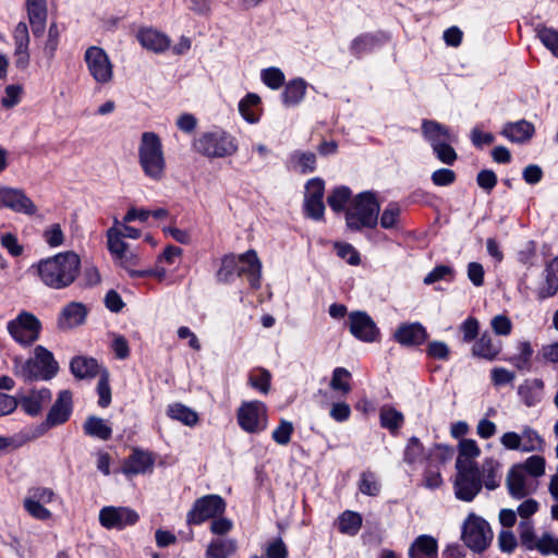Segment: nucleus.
Listing matches in <instances>:
<instances>
[{
    "instance_id": "1",
    "label": "nucleus",
    "mask_w": 558,
    "mask_h": 558,
    "mask_svg": "<svg viewBox=\"0 0 558 558\" xmlns=\"http://www.w3.org/2000/svg\"><path fill=\"white\" fill-rule=\"evenodd\" d=\"M29 270L45 287L63 290L77 279L81 271V258L75 252L66 251L40 259L32 265Z\"/></svg>"
},
{
    "instance_id": "2",
    "label": "nucleus",
    "mask_w": 558,
    "mask_h": 558,
    "mask_svg": "<svg viewBox=\"0 0 558 558\" xmlns=\"http://www.w3.org/2000/svg\"><path fill=\"white\" fill-rule=\"evenodd\" d=\"M12 369L24 381L50 380L58 374L59 364L51 351L44 345H36L28 359L14 356Z\"/></svg>"
},
{
    "instance_id": "3",
    "label": "nucleus",
    "mask_w": 558,
    "mask_h": 558,
    "mask_svg": "<svg viewBox=\"0 0 558 558\" xmlns=\"http://www.w3.org/2000/svg\"><path fill=\"white\" fill-rule=\"evenodd\" d=\"M235 276H246L252 288H259L262 264L254 250L241 255L229 254L222 258L217 279L221 282H230Z\"/></svg>"
},
{
    "instance_id": "4",
    "label": "nucleus",
    "mask_w": 558,
    "mask_h": 558,
    "mask_svg": "<svg viewBox=\"0 0 558 558\" xmlns=\"http://www.w3.org/2000/svg\"><path fill=\"white\" fill-rule=\"evenodd\" d=\"M138 163L144 174L159 182L166 174V157L160 137L154 132H144L138 144Z\"/></svg>"
},
{
    "instance_id": "5",
    "label": "nucleus",
    "mask_w": 558,
    "mask_h": 558,
    "mask_svg": "<svg viewBox=\"0 0 558 558\" xmlns=\"http://www.w3.org/2000/svg\"><path fill=\"white\" fill-rule=\"evenodd\" d=\"M380 206L372 192L360 193L350 204L345 213L348 228L361 230L374 228L378 222Z\"/></svg>"
},
{
    "instance_id": "6",
    "label": "nucleus",
    "mask_w": 558,
    "mask_h": 558,
    "mask_svg": "<svg viewBox=\"0 0 558 558\" xmlns=\"http://www.w3.org/2000/svg\"><path fill=\"white\" fill-rule=\"evenodd\" d=\"M193 147L208 158H223L238 150L235 138L223 131L202 133L195 138Z\"/></svg>"
},
{
    "instance_id": "7",
    "label": "nucleus",
    "mask_w": 558,
    "mask_h": 558,
    "mask_svg": "<svg viewBox=\"0 0 558 558\" xmlns=\"http://www.w3.org/2000/svg\"><path fill=\"white\" fill-rule=\"evenodd\" d=\"M456 469L454 495L459 500L470 502L482 490V473L476 464H470L462 460H456Z\"/></svg>"
},
{
    "instance_id": "8",
    "label": "nucleus",
    "mask_w": 558,
    "mask_h": 558,
    "mask_svg": "<svg viewBox=\"0 0 558 558\" xmlns=\"http://www.w3.org/2000/svg\"><path fill=\"white\" fill-rule=\"evenodd\" d=\"M493 531L486 520L470 513L463 522L461 539L474 553L484 551L493 541Z\"/></svg>"
},
{
    "instance_id": "9",
    "label": "nucleus",
    "mask_w": 558,
    "mask_h": 558,
    "mask_svg": "<svg viewBox=\"0 0 558 558\" xmlns=\"http://www.w3.org/2000/svg\"><path fill=\"white\" fill-rule=\"evenodd\" d=\"M7 331L16 343L28 348L39 339L41 323L34 314L22 311L8 322Z\"/></svg>"
},
{
    "instance_id": "10",
    "label": "nucleus",
    "mask_w": 558,
    "mask_h": 558,
    "mask_svg": "<svg viewBox=\"0 0 558 558\" xmlns=\"http://www.w3.org/2000/svg\"><path fill=\"white\" fill-rule=\"evenodd\" d=\"M518 532L521 546L526 550H536L543 556H558V537L549 532L537 537L532 520L520 521Z\"/></svg>"
},
{
    "instance_id": "11",
    "label": "nucleus",
    "mask_w": 558,
    "mask_h": 558,
    "mask_svg": "<svg viewBox=\"0 0 558 558\" xmlns=\"http://www.w3.org/2000/svg\"><path fill=\"white\" fill-rule=\"evenodd\" d=\"M236 418L244 432L258 434L267 427V408L257 400L243 402L236 411Z\"/></svg>"
},
{
    "instance_id": "12",
    "label": "nucleus",
    "mask_w": 558,
    "mask_h": 558,
    "mask_svg": "<svg viewBox=\"0 0 558 558\" xmlns=\"http://www.w3.org/2000/svg\"><path fill=\"white\" fill-rule=\"evenodd\" d=\"M500 444L507 450H520L522 452H539L544 450L545 440L532 427L524 426L522 432H507L500 437Z\"/></svg>"
},
{
    "instance_id": "13",
    "label": "nucleus",
    "mask_w": 558,
    "mask_h": 558,
    "mask_svg": "<svg viewBox=\"0 0 558 558\" xmlns=\"http://www.w3.org/2000/svg\"><path fill=\"white\" fill-rule=\"evenodd\" d=\"M84 61L88 73L100 85L108 84L113 77V64L107 52L98 46H90L85 50Z\"/></svg>"
},
{
    "instance_id": "14",
    "label": "nucleus",
    "mask_w": 558,
    "mask_h": 558,
    "mask_svg": "<svg viewBox=\"0 0 558 558\" xmlns=\"http://www.w3.org/2000/svg\"><path fill=\"white\" fill-rule=\"evenodd\" d=\"M226 501L219 495H206L196 499L186 514L190 525H198L206 520L223 514Z\"/></svg>"
},
{
    "instance_id": "15",
    "label": "nucleus",
    "mask_w": 558,
    "mask_h": 558,
    "mask_svg": "<svg viewBox=\"0 0 558 558\" xmlns=\"http://www.w3.org/2000/svg\"><path fill=\"white\" fill-rule=\"evenodd\" d=\"M56 498V493L49 487H32L23 500L25 511L34 519L47 521L52 518V512L45 507Z\"/></svg>"
},
{
    "instance_id": "16",
    "label": "nucleus",
    "mask_w": 558,
    "mask_h": 558,
    "mask_svg": "<svg viewBox=\"0 0 558 558\" xmlns=\"http://www.w3.org/2000/svg\"><path fill=\"white\" fill-rule=\"evenodd\" d=\"M0 208H7L16 214L34 216L38 208L22 189L0 185Z\"/></svg>"
},
{
    "instance_id": "17",
    "label": "nucleus",
    "mask_w": 558,
    "mask_h": 558,
    "mask_svg": "<svg viewBox=\"0 0 558 558\" xmlns=\"http://www.w3.org/2000/svg\"><path fill=\"white\" fill-rule=\"evenodd\" d=\"M137 512L129 507L106 506L99 511V522L108 530H122L138 521Z\"/></svg>"
},
{
    "instance_id": "18",
    "label": "nucleus",
    "mask_w": 558,
    "mask_h": 558,
    "mask_svg": "<svg viewBox=\"0 0 558 558\" xmlns=\"http://www.w3.org/2000/svg\"><path fill=\"white\" fill-rule=\"evenodd\" d=\"M349 326L351 333L365 342L376 341L379 336L375 322L365 312H352L349 315Z\"/></svg>"
},
{
    "instance_id": "19",
    "label": "nucleus",
    "mask_w": 558,
    "mask_h": 558,
    "mask_svg": "<svg viewBox=\"0 0 558 558\" xmlns=\"http://www.w3.org/2000/svg\"><path fill=\"white\" fill-rule=\"evenodd\" d=\"M72 410V392L70 390H61L46 418L54 427L64 424L70 418Z\"/></svg>"
},
{
    "instance_id": "20",
    "label": "nucleus",
    "mask_w": 558,
    "mask_h": 558,
    "mask_svg": "<svg viewBox=\"0 0 558 558\" xmlns=\"http://www.w3.org/2000/svg\"><path fill=\"white\" fill-rule=\"evenodd\" d=\"M13 39L15 45V63L20 69H25L29 63V33L25 22H20L13 31Z\"/></svg>"
},
{
    "instance_id": "21",
    "label": "nucleus",
    "mask_w": 558,
    "mask_h": 558,
    "mask_svg": "<svg viewBox=\"0 0 558 558\" xmlns=\"http://www.w3.org/2000/svg\"><path fill=\"white\" fill-rule=\"evenodd\" d=\"M51 391L48 388L32 390L28 395L23 396L19 403L22 410L29 416L40 414L43 408L51 400Z\"/></svg>"
},
{
    "instance_id": "22",
    "label": "nucleus",
    "mask_w": 558,
    "mask_h": 558,
    "mask_svg": "<svg viewBox=\"0 0 558 558\" xmlns=\"http://www.w3.org/2000/svg\"><path fill=\"white\" fill-rule=\"evenodd\" d=\"M506 484L509 494L517 499H522L531 494L532 489L529 484L526 474L521 466L513 465L507 475Z\"/></svg>"
},
{
    "instance_id": "23",
    "label": "nucleus",
    "mask_w": 558,
    "mask_h": 558,
    "mask_svg": "<svg viewBox=\"0 0 558 558\" xmlns=\"http://www.w3.org/2000/svg\"><path fill=\"white\" fill-rule=\"evenodd\" d=\"M395 338L402 345H418L426 340L427 332L420 323H410L399 326Z\"/></svg>"
},
{
    "instance_id": "24",
    "label": "nucleus",
    "mask_w": 558,
    "mask_h": 558,
    "mask_svg": "<svg viewBox=\"0 0 558 558\" xmlns=\"http://www.w3.org/2000/svg\"><path fill=\"white\" fill-rule=\"evenodd\" d=\"M137 39L141 45L154 52H163L170 46L169 37L154 28H144L137 33Z\"/></svg>"
},
{
    "instance_id": "25",
    "label": "nucleus",
    "mask_w": 558,
    "mask_h": 558,
    "mask_svg": "<svg viewBox=\"0 0 558 558\" xmlns=\"http://www.w3.org/2000/svg\"><path fill=\"white\" fill-rule=\"evenodd\" d=\"M87 316V308L83 303L71 302L65 305L59 317V326L61 328H73L82 325Z\"/></svg>"
},
{
    "instance_id": "26",
    "label": "nucleus",
    "mask_w": 558,
    "mask_h": 558,
    "mask_svg": "<svg viewBox=\"0 0 558 558\" xmlns=\"http://www.w3.org/2000/svg\"><path fill=\"white\" fill-rule=\"evenodd\" d=\"M437 541L430 535H420L409 548L410 558H437Z\"/></svg>"
},
{
    "instance_id": "27",
    "label": "nucleus",
    "mask_w": 558,
    "mask_h": 558,
    "mask_svg": "<svg viewBox=\"0 0 558 558\" xmlns=\"http://www.w3.org/2000/svg\"><path fill=\"white\" fill-rule=\"evenodd\" d=\"M70 369L75 378L87 379L98 374L99 365L93 357L78 355L71 360Z\"/></svg>"
},
{
    "instance_id": "28",
    "label": "nucleus",
    "mask_w": 558,
    "mask_h": 558,
    "mask_svg": "<svg viewBox=\"0 0 558 558\" xmlns=\"http://www.w3.org/2000/svg\"><path fill=\"white\" fill-rule=\"evenodd\" d=\"M422 130L432 147H435V144H440L441 142H456L457 140L446 126L436 121H423Z\"/></svg>"
},
{
    "instance_id": "29",
    "label": "nucleus",
    "mask_w": 558,
    "mask_h": 558,
    "mask_svg": "<svg viewBox=\"0 0 558 558\" xmlns=\"http://www.w3.org/2000/svg\"><path fill=\"white\" fill-rule=\"evenodd\" d=\"M154 464V460L148 452L134 450L126 460L123 471L129 475L142 474L148 471Z\"/></svg>"
},
{
    "instance_id": "30",
    "label": "nucleus",
    "mask_w": 558,
    "mask_h": 558,
    "mask_svg": "<svg viewBox=\"0 0 558 558\" xmlns=\"http://www.w3.org/2000/svg\"><path fill=\"white\" fill-rule=\"evenodd\" d=\"M534 134V125L525 120L510 122L504 126L502 135L515 143H523Z\"/></svg>"
},
{
    "instance_id": "31",
    "label": "nucleus",
    "mask_w": 558,
    "mask_h": 558,
    "mask_svg": "<svg viewBox=\"0 0 558 558\" xmlns=\"http://www.w3.org/2000/svg\"><path fill=\"white\" fill-rule=\"evenodd\" d=\"M28 22L35 37H41L46 31L48 16L47 3L26 5Z\"/></svg>"
},
{
    "instance_id": "32",
    "label": "nucleus",
    "mask_w": 558,
    "mask_h": 558,
    "mask_svg": "<svg viewBox=\"0 0 558 558\" xmlns=\"http://www.w3.org/2000/svg\"><path fill=\"white\" fill-rule=\"evenodd\" d=\"M500 351V343L494 342L493 338L487 333H483L472 348L473 355L488 361L495 360Z\"/></svg>"
},
{
    "instance_id": "33",
    "label": "nucleus",
    "mask_w": 558,
    "mask_h": 558,
    "mask_svg": "<svg viewBox=\"0 0 558 558\" xmlns=\"http://www.w3.org/2000/svg\"><path fill=\"white\" fill-rule=\"evenodd\" d=\"M544 384L541 379L525 380L518 389V393L527 407H533L541 401Z\"/></svg>"
},
{
    "instance_id": "34",
    "label": "nucleus",
    "mask_w": 558,
    "mask_h": 558,
    "mask_svg": "<svg viewBox=\"0 0 558 558\" xmlns=\"http://www.w3.org/2000/svg\"><path fill=\"white\" fill-rule=\"evenodd\" d=\"M83 429L87 436L101 440H108L112 435V428L107 424V422L95 415H90L86 418Z\"/></svg>"
},
{
    "instance_id": "35",
    "label": "nucleus",
    "mask_w": 558,
    "mask_h": 558,
    "mask_svg": "<svg viewBox=\"0 0 558 558\" xmlns=\"http://www.w3.org/2000/svg\"><path fill=\"white\" fill-rule=\"evenodd\" d=\"M236 542L232 538L213 539L206 549L207 558H230L236 551Z\"/></svg>"
},
{
    "instance_id": "36",
    "label": "nucleus",
    "mask_w": 558,
    "mask_h": 558,
    "mask_svg": "<svg viewBox=\"0 0 558 558\" xmlns=\"http://www.w3.org/2000/svg\"><path fill=\"white\" fill-rule=\"evenodd\" d=\"M545 272V283L538 291L541 299L550 298L558 291V257H555L547 264Z\"/></svg>"
},
{
    "instance_id": "37",
    "label": "nucleus",
    "mask_w": 558,
    "mask_h": 558,
    "mask_svg": "<svg viewBox=\"0 0 558 558\" xmlns=\"http://www.w3.org/2000/svg\"><path fill=\"white\" fill-rule=\"evenodd\" d=\"M305 92V81L302 78H294L286 85L282 93V101L287 107L295 106L303 100Z\"/></svg>"
},
{
    "instance_id": "38",
    "label": "nucleus",
    "mask_w": 558,
    "mask_h": 558,
    "mask_svg": "<svg viewBox=\"0 0 558 558\" xmlns=\"http://www.w3.org/2000/svg\"><path fill=\"white\" fill-rule=\"evenodd\" d=\"M167 414L172 420L179 421L190 427H193L198 423V414L194 410L179 402L168 405Z\"/></svg>"
},
{
    "instance_id": "39",
    "label": "nucleus",
    "mask_w": 558,
    "mask_h": 558,
    "mask_svg": "<svg viewBox=\"0 0 558 558\" xmlns=\"http://www.w3.org/2000/svg\"><path fill=\"white\" fill-rule=\"evenodd\" d=\"M121 221L113 218V226L106 232L107 247L112 256L123 254L124 250L129 247L128 243L123 241L122 230L119 228Z\"/></svg>"
},
{
    "instance_id": "40",
    "label": "nucleus",
    "mask_w": 558,
    "mask_h": 558,
    "mask_svg": "<svg viewBox=\"0 0 558 558\" xmlns=\"http://www.w3.org/2000/svg\"><path fill=\"white\" fill-rule=\"evenodd\" d=\"M259 102L260 97L254 93H248L239 102V112L242 116V118L248 123H256L259 120V114L255 110Z\"/></svg>"
},
{
    "instance_id": "41",
    "label": "nucleus",
    "mask_w": 558,
    "mask_h": 558,
    "mask_svg": "<svg viewBox=\"0 0 558 558\" xmlns=\"http://www.w3.org/2000/svg\"><path fill=\"white\" fill-rule=\"evenodd\" d=\"M362 526V517L354 511H344L338 520V529L341 533L355 535Z\"/></svg>"
},
{
    "instance_id": "42",
    "label": "nucleus",
    "mask_w": 558,
    "mask_h": 558,
    "mask_svg": "<svg viewBox=\"0 0 558 558\" xmlns=\"http://www.w3.org/2000/svg\"><path fill=\"white\" fill-rule=\"evenodd\" d=\"M379 417L381 426L390 432L398 430L404 422L403 414L392 407H383Z\"/></svg>"
},
{
    "instance_id": "43",
    "label": "nucleus",
    "mask_w": 558,
    "mask_h": 558,
    "mask_svg": "<svg viewBox=\"0 0 558 558\" xmlns=\"http://www.w3.org/2000/svg\"><path fill=\"white\" fill-rule=\"evenodd\" d=\"M351 373L344 367H336L332 372L330 388L345 396L351 391Z\"/></svg>"
},
{
    "instance_id": "44",
    "label": "nucleus",
    "mask_w": 558,
    "mask_h": 558,
    "mask_svg": "<svg viewBox=\"0 0 558 558\" xmlns=\"http://www.w3.org/2000/svg\"><path fill=\"white\" fill-rule=\"evenodd\" d=\"M521 466L522 471L533 477H541L545 473L546 461L542 456H531L523 463L515 464Z\"/></svg>"
},
{
    "instance_id": "45",
    "label": "nucleus",
    "mask_w": 558,
    "mask_h": 558,
    "mask_svg": "<svg viewBox=\"0 0 558 558\" xmlns=\"http://www.w3.org/2000/svg\"><path fill=\"white\" fill-rule=\"evenodd\" d=\"M424 459V449L416 437L410 438L405 450H404V461L408 464H416L421 463Z\"/></svg>"
},
{
    "instance_id": "46",
    "label": "nucleus",
    "mask_w": 558,
    "mask_h": 558,
    "mask_svg": "<svg viewBox=\"0 0 558 558\" xmlns=\"http://www.w3.org/2000/svg\"><path fill=\"white\" fill-rule=\"evenodd\" d=\"M480 448L473 439H462L459 444V454L457 460L469 462L470 464H476L473 459L480 456Z\"/></svg>"
},
{
    "instance_id": "47",
    "label": "nucleus",
    "mask_w": 558,
    "mask_h": 558,
    "mask_svg": "<svg viewBox=\"0 0 558 558\" xmlns=\"http://www.w3.org/2000/svg\"><path fill=\"white\" fill-rule=\"evenodd\" d=\"M263 83L271 89L280 88L284 83V74L279 68H267L260 73Z\"/></svg>"
},
{
    "instance_id": "48",
    "label": "nucleus",
    "mask_w": 558,
    "mask_h": 558,
    "mask_svg": "<svg viewBox=\"0 0 558 558\" xmlns=\"http://www.w3.org/2000/svg\"><path fill=\"white\" fill-rule=\"evenodd\" d=\"M498 469L499 463L493 459L486 460L483 464L482 480L487 489L493 490L498 487L499 482L496 476Z\"/></svg>"
},
{
    "instance_id": "49",
    "label": "nucleus",
    "mask_w": 558,
    "mask_h": 558,
    "mask_svg": "<svg viewBox=\"0 0 558 558\" xmlns=\"http://www.w3.org/2000/svg\"><path fill=\"white\" fill-rule=\"evenodd\" d=\"M519 353L510 359V362L519 369L530 367V360L533 354L531 344L527 341H522L518 344Z\"/></svg>"
},
{
    "instance_id": "50",
    "label": "nucleus",
    "mask_w": 558,
    "mask_h": 558,
    "mask_svg": "<svg viewBox=\"0 0 558 558\" xmlns=\"http://www.w3.org/2000/svg\"><path fill=\"white\" fill-rule=\"evenodd\" d=\"M351 196V191L345 186L337 187L331 195L328 196L327 203L335 211H341L344 209L349 198Z\"/></svg>"
},
{
    "instance_id": "51",
    "label": "nucleus",
    "mask_w": 558,
    "mask_h": 558,
    "mask_svg": "<svg viewBox=\"0 0 558 558\" xmlns=\"http://www.w3.org/2000/svg\"><path fill=\"white\" fill-rule=\"evenodd\" d=\"M293 430L294 427L291 422L281 420L280 424L272 430L271 438L276 444L286 446L290 442Z\"/></svg>"
},
{
    "instance_id": "52",
    "label": "nucleus",
    "mask_w": 558,
    "mask_h": 558,
    "mask_svg": "<svg viewBox=\"0 0 558 558\" xmlns=\"http://www.w3.org/2000/svg\"><path fill=\"white\" fill-rule=\"evenodd\" d=\"M537 37L554 56L558 57V31L548 27H537Z\"/></svg>"
},
{
    "instance_id": "53",
    "label": "nucleus",
    "mask_w": 558,
    "mask_h": 558,
    "mask_svg": "<svg viewBox=\"0 0 558 558\" xmlns=\"http://www.w3.org/2000/svg\"><path fill=\"white\" fill-rule=\"evenodd\" d=\"M378 43V39L374 35L364 34L356 37L351 44V52L355 56L371 51Z\"/></svg>"
},
{
    "instance_id": "54",
    "label": "nucleus",
    "mask_w": 558,
    "mask_h": 558,
    "mask_svg": "<svg viewBox=\"0 0 558 558\" xmlns=\"http://www.w3.org/2000/svg\"><path fill=\"white\" fill-rule=\"evenodd\" d=\"M401 209L398 204L390 203L380 216V226L384 229H392L398 227Z\"/></svg>"
},
{
    "instance_id": "55",
    "label": "nucleus",
    "mask_w": 558,
    "mask_h": 558,
    "mask_svg": "<svg viewBox=\"0 0 558 558\" xmlns=\"http://www.w3.org/2000/svg\"><path fill=\"white\" fill-rule=\"evenodd\" d=\"M0 244L13 257H20L24 253L23 245L19 243L17 236L12 232L1 233Z\"/></svg>"
},
{
    "instance_id": "56",
    "label": "nucleus",
    "mask_w": 558,
    "mask_h": 558,
    "mask_svg": "<svg viewBox=\"0 0 558 558\" xmlns=\"http://www.w3.org/2000/svg\"><path fill=\"white\" fill-rule=\"evenodd\" d=\"M60 29L56 23H51L48 29V37L44 45L45 56L51 60L59 46Z\"/></svg>"
},
{
    "instance_id": "57",
    "label": "nucleus",
    "mask_w": 558,
    "mask_h": 558,
    "mask_svg": "<svg viewBox=\"0 0 558 558\" xmlns=\"http://www.w3.org/2000/svg\"><path fill=\"white\" fill-rule=\"evenodd\" d=\"M293 159L296 160L295 168L301 173L313 172L315 170L316 156H315L314 153H311V151H306V153L296 151L293 155Z\"/></svg>"
},
{
    "instance_id": "58",
    "label": "nucleus",
    "mask_w": 558,
    "mask_h": 558,
    "mask_svg": "<svg viewBox=\"0 0 558 558\" xmlns=\"http://www.w3.org/2000/svg\"><path fill=\"white\" fill-rule=\"evenodd\" d=\"M97 392L99 396L98 404L101 408H107L111 402V389L109 386V375L106 371L100 375L97 384Z\"/></svg>"
},
{
    "instance_id": "59",
    "label": "nucleus",
    "mask_w": 558,
    "mask_h": 558,
    "mask_svg": "<svg viewBox=\"0 0 558 558\" xmlns=\"http://www.w3.org/2000/svg\"><path fill=\"white\" fill-rule=\"evenodd\" d=\"M450 143L451 142H441L440 144H435V147H433L437 158L446 165H453L458 158L457 153Z\"/></svg>"
},
{
    "instance_id": "60",
    "label": "nucleus",
    "mask_w": 558,
    "mask_h": 558,
    "mask_svg": "<svg viewBox=\"0 0 558 558\" xmlns=\"http://www.w3.org/2000/svg\"><path fill=\"white\" fill-rule=\"evenodd\" d=\"M518 546V541L513 532L502 530L498 534V547L502 553L512 554Z\"/></svg>"
},
{
    "instance_id": "61",
    "label": "nucleus",
    "mask_w": 558,
    "mask_h": 558,
    "mask_svg": "<svg viewBox=\"0 0 558 558\" xmlns=\"http://www.w3.org/2000/svg\"><path fill=\"white\" fill-rule=\"evenodd\" d=\"M44 239L51 247H57L63 244L64 234L59 223L51 225L44 231Z\"/></svg>"
},
{
    "instance_id": "62",
    "label": "nucleus",
    "mask_w": 558,
    "mask_h": 558,
    "mask_svg": "<svg viewBox=\"0 0 558 558\" xmlns=\"http://www.w3.org/2000/svg\"><path fill=\"white\" fill-rule=\"evenodd\" d=\"M380 485L378 484L375 475L371 472L362 474L360 490L368 496H376L379 493Z\"/></svg>"
},
{
    "instance_id": "63",
    "label": "nucleus",
    "mask_w": 558,
    "mask_h": 558,
    "mask_svg": "<svg viewBox=\"0 0 558 558\" xmlns=\"http://www.w3.org/2000/svg\"><path fill=\"white\" fill-rule=\"evenodd\" d=\"M335 247L339 257L345 259L350 265H359L360 255L351 244L337 243Z\"/></svg>"
},
{
    "instance_id": "64",
    "label": "nucleus",
    "mask_w": 558,
    "mask_h": 558,
    "mask_svg": "<svg viewBox=\"0 0 558 558\" xmlns=\"http://www.w3.org/2000/svg\"><path fill=\"white\" fill-rule=\"evenodd\" d=\"M432 181L437 186H448L456 181L454 171L441 168L432 173Z\"/></svg>"
}]
</instances>
